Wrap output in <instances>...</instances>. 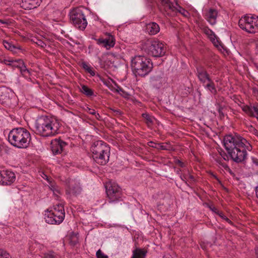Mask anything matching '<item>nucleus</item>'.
Listing matches in <instances>:
<instances>
[{"mask_svg":"<svg viewBox=\"0 0 258 258\" xmlns=\"http://www.w3.org/2000/svg\"><path fill=\"white\" fill-rule=\"evenodd\" d=\"M224 145L231 158L237 163L245 164L247 151L252 150L251 145L246 139L231 135L224 137Z\"/></svg>","mask_w":258,"mask_h":258,"instance_id":"nucleus-1","label":"nucleus"},{"mask_svg":"<svg viewBox=\"0 0 258 258\" xmlns=\"http://www.w3.org/2000/svg\"><path fill=\"white\" fill-rule=\"evenodd\" d=\"M60 127L59 122L57 119L42 116L36 119L34 131L36 134L40 136L52 137L58 134Z\"/></svg>","mask_w":258,"mask_h":258,"instance_id":"nucleus-2","label":"nucleus"},{"mask_svg":"<svg viewBox=\"0 0 258 258\" xmlns=\"http://www.w3.org/2000/svg\"><path fill=\"white\" fill-rule=\"evenodd\" d=\"M31 140L29 132L24 127L12 129L8 135V141L14 147L25 149L28 147Z\"/></svg>","mask_w":258,"mask_h":258,"instance_id":"nucleus-3","label":"nucleus"},{"mask_svg":"<svg viewBox=\"0 0 258 258\" xmlns=\"http://www.w3.org/2000/svg\"><path fill=\"white\" fill-rule=\"evenodd\" d=\"M131 66L136 75L145 77L153 69V65L151 59L143 55H136L131 59Z\"/></svg>","mask_w":258,"mask_h":258,"instance_id":"nucleus-4","label":"nucleus"},{"mask_svg":"<svg viewBox=\"0 0 258 258\" xmlns=\"http://www.w3.org/2000/svg\"><path fill=\"white\" fill-rule=\"evenodd\" d=\"M92 157L98 164L105 165L109 161L110 147L102 141H98L91 147Z\"/></svg>","mask_w":258,"mask_h":258,"instance_id":"nucleus-5","label":"nucleus"},{"mask_svg":"<svg viewBox=\"0 0 258 258\" xmlns=\"http://www.w3.org/2000/svg\"><path fill=\"white\" fill-rule=\"evenodd\" d=\"M163 12L165 15L174 17L178 13L184 17H188L189 14L187 11L180 6L176 0H159Z\"/></svg>","mask_w":258,"mask_h":258,"instance_id":"nucleus-6","label":"nucleus"},{"mask_svg":"<svg viewBox=\"0 0 258 258\" xmlns=\"http://www.w3.org/2000/svg\"><path fill=\"white\" fill-rule=\"evenodd\" d=\"M143 49L149 55L155 57L164 56L167 50L165 44L158 39L147 40L143 46Z\"/></svg>","mask_w":258,"mask_h":258,"instance_id":"nucleus-7","label":"nucleus"},{"mask_svg":"<svg viewBox=\"0 0 258 258\" xmlns=\"http://www.w3.org/2000/svg\"><path fill=\"white\" fill-rule=\"evenodd\" d=\"M105 188L109 203L114 204L119 203L120 205L124 203L121 189L117 183L109 181L106 183Z\"/></svg>","mask_w":258,"mask_h":258,"instance_id":"nucleus-8","label":"nucleus"},{"mask_svg":"<svg viewBox=\"0 0 258 258\" xmlns=\"http://www.w3.org/2000/svg\"><path fill=\"white\" fill-rule=\"evenodd\" d=\"M65 216L63 206L57 204L54 206L53 209L45 213L44 219L45 222L50 224H59L61 223Z\"/></svg>","mask_w":258,"mask_h":258,"instance_id":"nucleus-9","label":"nucleus"},{"mask_svg":"<svg viewBox=\"0 0 258 258\" xmlns=\"http://www.w3.org/2000/svg\"><path fill=\"white\" fill-rule=\"evenodd\" d=\"M85 11L83 7H78L73 9L70 12L71 21L76 27L82 30L86 28L88 24L84 14Z\"/></svg>","mask_w":258,"mask_h":258,"instance_id":"nucleus-10","label":"nucleus"},{"mask_svg":"<svg viewBox=\"0 0 258 258\" xmlns=\"http://www.w3.org/2000/svg\"><path fill=\"white\" fill-rule=\"evenodd\" d=\"M16 180L14 172L9 170L0 171V184L3 185H11Z\"/></svg>","mask_w":258,"mask_h":258,"instance_id":"nucleus-11","label":"nucleus"},{"mask_svg":"<svg viewBox=\"0 0 258 258\" xmlns=\"http://www.w3.org/2000/svg\"><path fill=\"white\" fill-rule=\"evenodd\" d=\"M50 145L53 154L57 155L63 152L67 144L60 139H55L51 141Z\"/></svg>","mask_w":258,"mask_h":258,"instance_id":"nucleus-12","label":"nucleus"},{"mask_svg":"<svg viewBox=\"0 0 258 258\" xmlns=\"http://www.w3.org/2000/svg\"><path fill=\"white\" fill-rule=\"evenodd\" d=\"M251 20H253V15L251 14L246 15L242 17L238 22L239 27L250 33L251 30L250 28L252 27L250 23Z\"/></svg>","mask_w":258,"mask_h":258,"instance_id":"nucleus-13","label":"nucleus"},{"mask_svg":"<svg viewBox=\"0 0 258 258\" xmlns=\"http://www.w3.org/2000/svg\"><path fill=\"white\" fill-rule=\"evenodd\" d=\"M4 62L8 66H11L12 64L10 62L14 63L13 66L19 68L20 69V71L23 76H25L26 77L29 76V71L26 68V67L22 59L16 60L15 61H9L5 59Z\"/></svg>","mask_w":258,"mask_h":258,"instance_id":"nucleus-14","label":"nucleus"},{"mask_svg":"<svg viewBox=\"0 0 258 258\" xmlns=\"http://www.w3.org/2000/svg\"><path fill=\"white\" fill-rule=\"evenodd\" d=\"M92 38L96 41L98 45H101L107 49H109L110 48L113 47L115 44V39L112 35H109L107 38L105 39L103 38H99L98 39Z\"/></svg>","mask_w":258,"mask_h":258,"instance_id":"nucleus-15","label":"nucleus"},{"mask_svg":"<svg viewBox=\"0 0 258 258\" xmlns=\"http://www.w3.org/2000/svg\"><path fill=\"white\" fill-rule=\"evenodd\" d=\"M196 70V75L201 83L205 84L206 81H210L211 78L204 67L199 66L197 67Z\"/></svg>","mask_w":258,"mask_h":258,"instance_id":"nucleus-16","label":"nucleus"},{"mask_svg":"<svg viewBox=\"0 0 258 258\" xmlns=\"http://www.w3.org/2000/svg\"><path fill=\"white\" fill-rule=\"evenodd\" d=\"M41 0H22L21 7L25 10H31L37 8L40 4Z\"/></svg>","mask_w":258,"mask_h":258,"instance_id":"nucleus-17","label":"nucleus"},{"mask_svg":"<svg viewBox=\"0 0 258 258\" xmlns=\"http://www.w3.org/2000/svg\"><path fill=\"white\" fill-rule=\"evenodd\" d=\"M0 102L5 105L10 103V92L7 88H0Z\"/></svg>","mask_w":258,"mask_h":258,"instance_id":"nucleus-18","label":"nucleus"},{"mask_svg":"<svg viewBox=\"0 0 258 258\" xmlns=\"http://www.w3.org/2000/svg\"><path fill=\"white\" fill-rule=\"evenodd\" d=\"M81 192V188L78 183L76 182L71 183L66 190L68 195L71 196H77Z\"/></svg>","mask_w":258,"mask_h":258,"instance_id":"nucleus-19","label":"nucleus"},{"mask_svg":"<svg viewBox=\"0 0 258 258\" xmlns=\"http://www.w3.org/2000/svg\"><path fill=\"white\" fill-rule=\"evenodd\" d=\"M218 11L214 9H210L205 15V19L212 25L216 23Z\"/></svg>","mask_w":258,"mask_h":258,"instance_id":"nucleus-20","label":"nucleus"},{"mask_svg":"<svg viewBox=\"0 0 258 258\" xmlns=\"http://www.w3.org/2000/svg\"><path fill=\"white\" fill-rule=\"evenodd\" d=\"M146 29L150 35H155L160 31L159 25L155 22L148 24L146 26Z\"/></svg>","mask_w":258,"mask_h":258,"instance_id":"nucleus-21","label":"nucleus"},{"mask_svg":"<svg viewBox=\"0 0 258 258\" xmlns=\"http://www.w3.org/2000/svg\"><path fill=\"white\" fill-rule=\"evenodd\" d=\"M147 253L145 249L136 248L133 252L132 258H145Z\"/></svg>","mask_w":258,"mask_h":258,"instance_id":"nucleus-22","label":"nucleus"},{"mask_svg":"<svg viewBox=\"0 0 258 258\" xmlns=\"http://www.w3.org/2000/svg\"><path fill=\"white\" fill-rule=\"evenodd\" d=\"M251 27L250 33H255L258 32V16L253 15V20L250 22Z\"/></svg>","mask_w":258,"mask_h":258,"instance_id":"nucleus-23","label":"nucleus"},{"mask_svg":"<svg viewBox=\"0 0 258 258\" xmlns=\"http://www.w3.org/2000/svg\"><path fill=\"white\" fill-rule=\"evenodd\" d=\"M208 83L204 86L205 88L207 89L210 92L214 95H216L217 93V91L216 90L215 83L212 80L208 81Z\"/></svg>","mask_w":258,"mask_h":258,"instance_id":"nucleus-24","label":"nucleus"},{"mask_svg":"<svg viewBox=\"0 0 258 258\" xmlns=\"http://www.w3.org/2000/svg\"><path fill=\"white\" fill-rule=\"evenodd\" d=\"M147 144L149 146L157 149L168 150L167 146L164 145L163 143H156L153 141H150Z\"/></svg>","mask_w":258,"mask_h":258,"instance_id":"nucleus-25","label":"nucleus"},{"mask_svg":"<svg viewBox=\"0 0 258 258\" xmlns=\"http://www.w3.org/2000/svg\"><path fill=\"white\" fill-rule=\"evenodd\" d=\"M3 44L6 49H7L8 50H9L11 51H13L15 53L17 52L16 51L17 49H19V50L21 49V48L20 46H16L14 45H13V44H12L11 43L7 41H4Z\"/></svg>","mask_w":258,"mask_h":258,"instance_id":"nucleus-26","label":"nucleus"},{"mask_svg":"<svg viewBox=\"0 0 258 258\" xmlns=\"http://www.w3.org/2000/svg\"><path fill=\"white\" fill-rule=\"evenodd\" d=\"M203 32L207 35L210 39H214L215 35L212 30L209 28L207 26H203L202 28Z\"/></svg>","mask_w":258,"mask_h":258,"instance_id":"nucleus-27","label":"nucleus"},{"mask_svg":"<svg viewBox=\"0 0 258 258\" xmlns=\"http://www.w3.org/2000/svg\"><path fill=\"white\" fill-rule=\"evenodd\" d=\"M81 66L91 76H94L95 75V72L93 70L92 68L85 61H82Z\"/></svg>","mask_w":258,"mask_h":258,"instance_id":"nucleus-28","label":"nucleus"},{"mask_svg":"<svg viewBox=\"0 0 258 258\" xmlns=\"http://www.w3.org/2000/svg\"><path fill=\"white\" fill-rule=\"evenodd\" d=\"M81 92L87 96H92L94 95L93 90L86 85L82 86Z\"/></svg>","mask_w":258,"mask_h":258,"instance_id":"nucleus-29","label":"nucleus"},{"mask_svg":"<svg viewBox=\"0 0 258 258\" xmlns=\"http://www.w3.org/2000/svg\"><path fill=\"white\" fill-rule=\"evenodd\" d=\"M115 86L116 87L115 90L117 92L119 93L121 96L123 97L126 98L130 96V94L125 92L123 90L122 88H121L119 85L115 84Z\"/></svg>","mask_w":258,"mask_h":258,"instance_id":"nucleus-30","label":"nucleus"},{"mask_svg":"<svg viewBox=\"0 0 258 258\" xmlns=\"http://www.w3.org/2000/svg\"><path fill=\"white\" fill-rule=\"evenodd\" d=\"M241 109L244 112L251 116V115H252V106L243 105L241 107Z\"/></svg>","mask_w":258,"mask_h":258,"instance_id":"nucleus-31","label":"nucleus"},{"mask_svg":"<svg viewBox=\"0 0 258 258\" xmlns=\"http://www.w3.org/2000/svg\"><path fill=\"white\" fill-rule=\"evenodd\" d=\"M252 115L251 116L255 117L258 119V104L252 106Z\"/></svg>","mask_w":258,"mask_h":258,"instance_id":"nucleus-32","label":"nucleus"},{"mask_svg":"<svg viewBox=\"0 0 258 258\" xmlns=\"http://www.w3.org/2000/svg\"><path fill=\"white\" fill-rule=\"evenodd\" d=\"M143 117L146 119V123L148 125L152 124L153 123L152 117L148 113H143L142 114Z\"/></svg>","mask_w":258,"mask_h":258,"instance_id":"nucleus-33","label":"nucleus"},{"mask_svg":"<svg viewBox=\"0 0 258 258\" xmlns=\"http://www.w3.org/2000/svg\"><path fill=\"white\" fill-rule=\"evenodd\" d=\"M112 115L115 117H119L122 114V112L119 109H115L114 108H110Z\"/></svg>","mask_w":258,"mask_h":258,"instance_id":"nucleus-34","label":"nucleus"},{"mask_svg":"<svg viewBox=\"0 0 258 258\" xmlns=\"http://www.w3.org/2000/svg\"><path fill=\"white\" fill-rule=\"evenodd\" d=\"M0 258H11L10 254L2 249H0Z\"/></svg>","mask_w":258,"mask_h":258,"instance_id":"nucleus-35","label":"nucleus"},{"mask_svg":"<svg viewBox=\"0 0 258 258\" xmlns=\"http://www.w3.org/2000/svg\"><path fill=\"white\" fill-rule=\"evenodd\" d=\"M96 255L97 258H108V256L105 254L100 249L97 251Z\"/></svg>","mask_w":258,"mask_h":258,"instance_id":"nucleus-36","label":"nucleus"},{"mask_svg":"<svg viewBox=\"0 0 258 258\" xmlns=\"http://www.w3.org/2000/svg\"><path fill=\"white\" fill-rule=\"evenodd\" d=\"M217 215H218L223 219L225 220L228 223H230L231 224H232V221L229 218H228L226 216H225L222 212H220L219 213H218Z\"/></svg>","mask_w":258,"mask_h":258,"instance_id":"nucleus-37","label":"nucleus"},{"mask_svg":"<svg viewBox=\"0 0 258 258\" xmlns=\"http://www.w3.org/2000/svg\"><path fill=\"white\" fill-rule=\"evenodd\" d=\"M214 158L216 162L218 163L219 165H221L222 167L223 164H226L223 162V160L220 156Z\"/></svg>","mask_w":258,"mask_h":258,"instance_id":"nucleus-38","label":"nucleus"},{"mask_svg":"<svg viewBox=\"0 0 258 258\" xmlns=\"http://www.w3.org/2000/svg\"><path fill=\"white\" fill-rule=\"evenodd\" d=\"M36 43L37 45L40 46L42 48H44L46 46V43L40 39L37 40Z\"/></svg>","mask_w":258,"mask_h":258,"instance_id":"nucleus-39","label":"nucleus"},{"mask_svg":"<svg viewBox=\"0 0 258 258\" xmlns=\"http://www.w3.org/2000/svg\"><path fill=\"white\" fill-rule=\"evenodd\" d=\"M174 163L180 167H183L185 166L184 163L178 159H176L174 160Z\"/></svg>","mask_w":258,"mask_h":258,"instance_id":"nucleus-40","label":"nucleus"},{"mask_svg":"<svg viewBox=\"0 0 258 258\" xmlns=\"http://www.w3.org/2000/svg\"><path fill=\"white\" fill-rule=\"evenodd\" d=\"M249 130L254 135L258 136V131L256 128H255V127H254L253 126L250 125L249 127Z\"/></svg>","mask_w":258,"mask_h":258,"instance_id":"nucleus-41","label":"nucleus"},{"mask_svg":"<svg viewBox=\"0 0 258 258\" xmlns=\"http://www.w3.org/2000/svg\"><path fill=\"white\" fill-rule=\"evenodd\" d=\"M223 167L227 171H228L229 172V173L234 176V173L232 172V171L230 169V168H229V167L228 166L227 164H223Z\"/></svg>","mask_w":258,"mask_h":258,"instance_id":"nucleus-42","label":"nucleus"},{"mask_svg":"<svg viewBox=\"0 0 258 258\" xmlns=\"http://www.w3.org/2000/svg\"><path fill=\"white\" fill-rule=\"evenodd\" d=\"M220 156L221 157H222V158L223 160H226V161L229 160L228 156L225 152L221 153Z\"/></svg>","mask_w":258,"mask_h":258,"instance_id":"nucleus-43","label":"nucleus"},{"mask_svg":"<svg viewBox=\"0 0 258 258\" xmlns=\"http://www.w3.org/2000/svg\"><path fill=\"white\" fill-rule=\"evenodd\" d=\"M87 112L92 115H93L95 114L96 111L94 109L90 108L89 107H87L86 109Z\"/></svg>","mask_w":258,"mask_h":258,"instance_id":"nucleus-44","label":"nucleus"},{"mask_svg":"<svg viewBox=\"0 0 258 258\" xmlns=\"http://www.w3.org/2000/svg\"><path fill=\"white\" fill-rule=\"evenodd\" d=\"M222 110H223V107L220 106V105H219V107H218V113L219 114V116L221 117H223L224 116V113L222 111Z\"/></svg>","mask_w":258,"mask_h":258,"instance_id":"nucleus-45","label":"nucleus"},{"mask_svg":"<svg viewBox=\"0 0 258 258\" xmlns=\"http://www.w3.org/2000/svg\"><path fill=\"white\" fill-rule=\"evenodd\" d=\"M209 208L211 211L218 214L220 211H219L216 207L213 206H209Z\"/></svg>","mask_w":258,"mask_h":258,"instance_id":"nucleus-46","label":"nucleus"},{"mask_svg":"<svg viewBox=\"0 0 258 258\" xmlns=\"http://www.w3.org/2000/svg\"><path fill=\"white\" fill-rule=\"evenodd\" d=\"M94 115L95 116V118L98 120H101L102 119L100 114L98 113H97L96 112H95V114H94Z\"/></svg>","mask_w":258,"mask_h":258,"instance_id":"nucleus-47","label":"nucleus"},{"mask_svg":"<svg viewBox=\"0 0 258 258\" xmlns=\"http://www.w3.org/2000/svg\"><path fill=\"white\" fill-rule=\"evenodd\" d=\"M44 258H56L55 256L52 254H45Z\"/></svg>","mask_w":258,"mask_h":258,"instance_id":"nucleus-48","label":"nucleus"},{"mask_svg":"<svg viewBox=\"0 0 258 258\" xmlns=\"http://www.w3.org/2000/svg\"><path fill=\"white\" fill-rule=\"evenodd\" d=\"M252 159V162L256 166H258V159L254 158V157H252L251 158Z\"/></svg>","mask_w":258,"mask_h":258,"instance_id":"nucleus-49","label":"nucleus"},{"mask_svg":"<svg viewBox=\"0 0 258 258\" xmlns=\"http://www.w3.org/2000/svg\"><path fill=\"white\" fill-rule=\"evenodd\" d=\"M253 93L256 96H258V90L255 88H253Z\"/></svg>","mask_w":258,"mask_h":258,"instance_id":"nucleus-50","label":"nucleus"},{"mask_svg":"<svg viewBox=\"0 0 258 258\" xmlns=\"http://www.w3.org/2000/svg\"><path fill=\"white\" fill-rule=\"evenodd\" d=\"M188 178L191 181H192V182L195 181V178L193 175L189 174Z\"/></svg>","mask_w":258,"mask_h":258,"instance_id":"nucleus-51","label":"nucleus"},{"mask_svg":"<svg viewBox=\"0 0 258 258\" xmlns=\"http://www.w3.org/2000/svg\"><path fill=\"white\" fill-rule=\"evenodd\" d=\"M211 175H212V176L214 178H215L216 179H217V180L218 181V182H219V183H221V181L219 179V178L217 177V176L216 175H215V174H213V173H212V174H211Z\"/></svg>","mask_w":258,"mask_h":258,"instance_id":"nucleus-52","label":"nucleus"},{"mask_svg":"<svg viewBox=\"0 0 258 258\" xmlns=\"http://www.w3.org/2000/svg\"><path fill=\"white\" fill-rule=\"evenodd\" d=\"M255 191L256 198L258 199V185L255 187Z\"/></svg>","mask_w":258,"mask_h":258,"instance_id":"nucleus-53","label":"nucleus"},{"mask_svg":"<svg viewBox=\"0 0 258 258\" xmlns=\"http://www.w3.org/2000/svg\"><path fill=\"white\" fill-rule=\"evenodd\" d=\"M255 255L256 256V257L258 258V247H256L255 248Z\"/></svg>","mask_w":258,"mask_h":258,"instance_id":"nucleus-54","label":"nucleus"},{"mask_svg":"<svg viewBox=\"0 0 258 258\" xmlns=\"http://www.w3.org/2000/svg\"><path fill=\"white\" fill-rule=\"evenodd\" d=\"M180 178H181V179L183 181H184L186 183H187V182H186V181H185L186 178H185V176H184V175H183V176H180Z\"/></svg>","mask_w":258,"mask_h":258,"instance_id":"nucleus-55","label":"nucleus"},{"mask_svg":"<svg viewBox=\"0 0 258 258\" xmlns=\"http://www.w3.org/2000/svg\"><path fill=\"white\" fill-rule=\"evenodd\" d=\"M0 23H2V24H6L7 22L4 21V20H0Z\"/></svg>","mask_w":258,"mask_h":258,"instance_id":"nucleus-56","label":"nucleus"}]
</instances>
